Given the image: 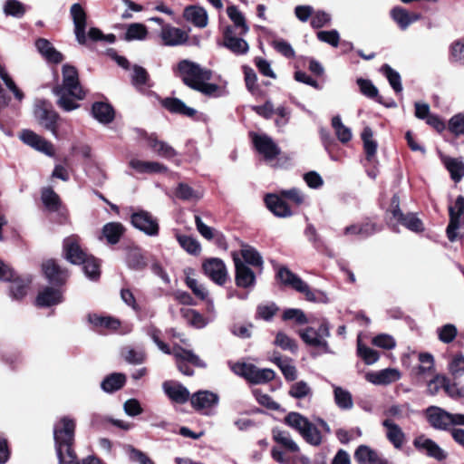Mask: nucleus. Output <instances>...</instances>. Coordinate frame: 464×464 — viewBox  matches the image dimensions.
Wrapping results in <instances>:
<instances>
[{"label": "nucleus", "mask_w": 464, "mask_h": 464, "mask_svg": "<svg viewBox=\"0 0 464 464\" xmlns=\"http://www.w3.org/2000/svg\"><path fill=\"white\" fill-rule=\"evenodd\" d=\"M175 74L182 82L193 90H196L208 96H219L220 88L215 83H209L212 72L201 67L198 63L190 60H181L174 69Z\"/></svg>", "instance_id": "1"}, {"label": "nucleus", "mask_w": 464, "mask_h": 464, "mask_svg": "<svg viewBox=\"0 0 464 464\" xmlns=\"http://www.w3.org/2000/svg\"><path fill=\"white\" fill-rule=\"evenodd\" d=\"M62 75V84L56 85L53 92L58 97V106L65 111H71L79 108L76 101L83 100L86 92L80 83L78 71L74 66L63 64Z\"/></svg>", "instance_id": "2"}, {"label": "nucleus", "mask_w": 464, "mask_h": 464, "mask_svg": "<svg viewBox=\"0 0 464 464\" xmlns=\"http://www.w3.org/2000/svg\"><path fill=\"white\" fill-rule=\"evenodd\" d=\"M231 371L249 382L255 384L266 383L272 381L276 373L272 369L264 368L259 369L254 364L246 362H229Z\"/></svg>", "instance_id": "3"}, {"label": "nucleus", "mask_w": 464, "mask_h": 464, "mask_svg": "<svg viewBox=\"0 0 464 464\" xmlns=\"http://www.w3.org/2000/svg\"><path fill=\"white\" fill-rule=\"evenodd\" d=\"M426 416L430 424L437 430H446L450 426H464V414H452L437 406L429 407Z\"/></svg>", "instance_id": "4"}, {"label": "nucleus", "mask_w": 464, "mask_h": 464, "mask_svg": "<svg viewBox=\"0 0 464 464\" xmlns=\"http://www.w3.org/2000/svg\"><path fill=\"white\" fill-rule=\"evenodd\" d=\"M299 335L307 345L321 348L325 353H332L327 342V338L330 337V325L328 322L323 321L318 329L306 327L299 332Z\"/></svg>", "instance_id": "5"}, {"label": "nucleus", "mask_w": 464, "mask_h": 464, "mask_svg": "<svg viewBox=\"0 0 464 464\" xmlns=\"http://www.w3.org/2000/svg\"><path fill=\"white\" fill-rule=\"evenodd\" d=\"M75 421L69 417H63L53 426L55 449L73 445Z\"/></svg>", "instance_id": "6"}, {"label": "nucleus", "mask_w": 464, "mask_h": 464, "mask_svg": "<svg viewBox=\"0 0 464 464\" xmlns=\"http://www.w3.org/2000/svg\"><path fill=\"white\" fill-rule=\"evenodd\" d=\"M132 226L149 237H156L159 234L160 226L157 218L146 210H137L130 216Z\"/></svg>", "instance_id": "7"}, {"label": "nucleus", "mask_w": 464, "mask_h": 464, "mask_svg": "<svg viewBox=\"0 0 464 464\" xmlns=\"http://www.w3.org/2000/svg\"><path fill=\"white\" fill-rule=\"evenodd\" d=\"M277 277L284 285H289L295 290L304 294L306 300L311 302L316 301L315 293L311 291L309 285L289 269L285 267L280 268L277 273Z\"/></svg>", "instance_id": "8"}, {"label": "nucleus", "mask_w": 464, "mask_h": 464, "mask_svg": "<svg viewBox=\"0 0 464 464\" xmlns=\"http://www.w3.org/2000/svg\"><path fill=\"white\" fill-rule=\"evenodd\" d=\"M253 143L266 162H272L280 155L281 150L274 140L266 134H254Z\"/></svg>", "instance_id": "9"}, {"label": "nucleus", "mask_w": 464, "mask_h": 464, "mask_svg": "<svg viewBox=\"0 0 464 464\" xmlns=\"http://www.w3.org/2000/svg\"><path fill=\"white\" fill-rule=\"evenodd\" d=\"M202 268L207 276L218 285H223L228 279V272L225 263L217 257L207 259Z\"/></svg>", "instance_id": "10"}, {"label": "nucleus", "mask_w": 464, "mask_h": 464, "mask_svg": "<svg viewBox=\"0 0 464 464\" xmlns=\"http://www.w3.org/2000/svg\"><path fill=\"white\" fill-rule=\"evenodd\" d=\"M236 268V284L238 287L252 288L256 285L255 273L238 257L237 252L232 253Z\"/></svg>", "instance_id": "11"}, {"label": "nucleus", "mask_w": 464, "mask_h": 464, "mask_svg": "<svg viewBox=\"0 0 464 464\" xmlns=\"http://www.w3.org/2000/svg\"><path fill=\"white\" fill-rule=\"evenodd\" d=\"M218 395L209 391H199L190 397L193 408L206 414L218 404Z\"/></svg>", "instance_id": "12"}, {"label": "nucleus", "mask_w": 464, "mask_h": 464, "mask_svg": "<svg viewBox=\"0 0 464 464\" xmlns=\"http://www.w3.org/2000/svg\"><path fill=\"white\" fill-rule=\"evenodd\" d=\"M401 378V372L396 368H386L365 374L367 382L379 386H387L398 382Z\"/></svg>", "instance_id": "13"}, {"label": "nucleus", "mask_w": 464, "mask_h": 464, "mask_svg": "<svg viewBox=\"0 0 464 464\" xmlns=\"http://www.w3.org/2000/svg\"><path fill=\"white\" fill-rule=\"evenodd\" d=\"M160 37L166 46L182 45L188 40V35L184 30L170 24L162 25Z\"/></svg>", "instance_id": "14"}, {"label": "nucleus", "mask_w": 464, "mask_h": 464, "mask_svg": "<svg viewBox=\"0 0 464 464\" xmlns=\"http://www.w3.org/2000/svg\"><path fill=\"white\" fill-rule=\"evenodd\" d=\"M450 223L447 227V236L450 241L453 242L457 239V230L459 227V218L464 215V198L459 196L455 205L449 208Z\"/></svg>", "instance_id": "15"}, {"label": "nucleus", "mask_w": 464, "mask_h": 464, "mask_svg": "<svg viewBox=\"0 0 464 464\" xmlns=\"http://www.w3.org/2000/svg\"><path fill=\"white\" fill-rule=\"evenodd\" d=\"M19 137L24 143L36 150H39L48 156H53L54 153V150L51 142L30 130H24Z\"/></svg>", "instance_id": "16"}, {"label": "nucleus", "mask_w": 464, "mask_h": 464, "mask_svg": "<svg viewBox=\"0 0 464 464\" xmlns=\"http://www.w3.org/2000/svg\"><path fill=\"white\" fill-rule=\"evenodd\" d=\"M71 16L74 24V33L79 44L86 43V13L80 4H73L70 9Z\"/></svg>", "instance_id": "17"}, {"label": "nucleus", "mask_w": 464, "mask_h": 464, "mask_svg": "<svg viewBox=\"0 0 464 464\" xmlns=\"http://www.w3.org/2000/svg\"><path fill=\"white\" fill-rule=\"evenodd\" d=\"M223 45L237 55L246 54L248 52V44L235 35L232 26L227 25L223 31Z\"/></svg>", "instance_id": "18"}, {"label": "nucleus", "mask_w": 464, "mask_h": 464, "mask_svg": "<svg viewBox=\"0 0 464 464\" xmlns=\"http://www.w3.org/2000/svg\"><path fill=\"white\" fill-rule=\"evenodd\" d=\"M63 249L65 257L72 264H81L87 257L86 253L81 248L79 237L71 236L64 239Z\"/></svg>", "instance_id": "19"}, {"label": "nucleus", "mask_w": 464, "mask_h": 464, "mask_svg": "<svg viewBox=\"0 0 464 464\" xmlns=\"http://www.w3.org/2000/svg\"><path fill=\"white\" fill-rule=\"evenodd\" d=\"M413 445L418 450L425 451L427 455L437 460H442L447 457L445 451L436 442L425 436L417 437L413 441Z\"/></svg>", "instance_id": "20"}, {"label": "nucleus", "mask_w": 464, "mask_h": 464, "mask_svg": "<svg viewBox=\"0 0 464 464\" xmlns=\"http://www.w3.org/2000/svg\"><path fill=\"white\" fill-rule=\"evenodd\" d=\"M162 389L167 396L177 403H185L189 399L188 390L182 384L167 381L162 384Z\"/></svg>", "instance_id": "21"}, {"label": "nucleus", "mask_w": 464, "mask_h": 464, "mask_svg": "<svg viewBox=\"0 0 464 464\" xmlns=\"http://www.w3.org/2000/svg\"><path fill=\"white\" fill-rule=\"evenodd\" d=\"M184 18L198 28H205L208 23V15L204 7L189 5L184 9Z\"/></svg>", "instance_id": "22"}, {"label": "nucleus", "mask_w": 464, "mask_h": 464, "mask_svg": "<svg viewBox=\"0 0 464 464\" xmlns=\"http://www.w3.org/2000/svg\"><path fill=\"white\" fill-rule=\"evenodd\" d=\"M169 354L174 356L176 363L189 362L198 367H206V363L191 350L184 349L178 344H175L172 348H170Z\"/></svg>", "instance_id": "23"}, {"label": "nucleus", "mask_w": 464, "mask_h": 464, "mask_svg": "<svg viewBox=\"0 0 464 464\" xmlns=\"http://www.w3.org/2000/svg\"><path fill=\"white\" fill-rule=\"evenodd\" d=\"M35 117L39 122L47 130H51L53 134L56 132L55 124L58 119L57 113L45 107V102L37 105L34 111Z\"/></svg>", "instance_id": "24"}, {"label": "nucleus", "mask_w": 464, "mask_h": 464, "mask_svg": "<svg viewBox=\"0 0 464 464\" xmlns=\"http://www.w3.org/2000/svg\"><path fill=\"white\" fill-rule=\"evenodd\" d=\"M43 271L52 284L62 285L68 277L67 271L62 269L53 260H47L43 264Z\"/></svg>", "instance_id": "25"}, {"label": "nucleus", "mask_w": 464, "mask_h": 464, "mask_svg": "<svg viewBox=\"0 0 464 464\" xmlns=\"http://www.w3.org/2000/svg\"><path fill=\"white\" fill-rule=\"evenodd\" d=\"M382 426L386 429V437L388 440L396 449H401L405 442V434L399 425L392 420L385 419L382 421Z\"/></svg>", "instance_id": "26"}, {"label": "nucleus", "mask_w": 464, "mask_h": 464, "mask_svg": "<svg viewBox=\"0 0 464 464\" xmlns=\"http://www.w3.org/2000/svg\"><path fill=\"white\" fill-rule=\"evenodd\" d=\"M265 202L267 208L276 217L287 218L292 215L289 206L277 195H267L265 198Z\"/></svg>", "instance_id": "27"}, {"label": "nucleus", "mask_w": 464, "mask_h": 464, "mask_svg": "<svg viewBox=\"0 0 464 464\" xmlns=\"http://www.w3.org/2000/svg\"><path fill=\"white\" fill-rule=\"evenodd\" d=\"M35 47L41 55L49 63H59L63 60V54L44 38H39L36 40Z\"/></svg>", "instance_id": "28"}, {"label": "nucleus", "mask_w": 464, "mask_h": 464, "mask_svg": "<svg viewBox=\"0 0 464 464\" xmlns=\"http://www.w3.org/2000/svg\"><path fill=\"white\" fill-rule=\"evenodd\" d=\"M354 458L361 464H389L382 459L376 451L366 445H361L354 453Z\"/></svg>", "instance_id": "29"}, {"label": "nucleus", "mask_w": 464, "mask_h": 464, "mask_svg": "<svg viewBox=\"0 0 464 464\" xmlns=\"http://www.w3.org/2000/svg\"><path fill=\"white\" fill-rule=\"evenodd\" d=\"M129 166L138 173H161L167 171V167L156 161H143L138 159H130Z\"/></svg>", "instance_id": "30"}, {"label": "nucleus", "mask_w": 464, "mask_h": 464, "mask_svg": "<svg viewBox=\"0 0 464 464\" xmlns=\"http://www.w3.org/2000/svg\"><path fill=\"white\" fill-rule=\"evenodd\" d=\"M92 114L99 122L107 124L114 119L113 108L106 102H96L92 106Z\"/></svg>", "instance_id": "31"}, {"label": "nucleus", "mask_w": 464, "mask_h": 464, "mask_svg": "<svg viewBox=\"0 0 464 464\" xmlns=\"http://www.w3.org/2000/svg\"><path fill=\"white\" fill-rule=\"evenodd\" d=\"M62 301L63 295L59 290L46 287L38 294L35 303L40 307H48L60 304Z\"/></svg>", "instance_id": "32"}, {"label": "nucleus", "mask_w": 464, "mask_h": 464, "mask_svg": "<svg viewBox=\"0 0 464 464\" xmlns=\"http://www.w3.org/2000/svg\"><path fill=\"white\" fill-rule=\"evenodd\" d=\"M273 439L280 446L290 453H297L299 451L298 445L294 441L288 431L279 429L273 430Z\"/></svg>", "instance_id": "33"}, {"label": "nucleus", "mask_w": 464, "mask_h": 464, "mask_svg": "<svg viewBox=\"0 0 464 464\" xmlns=\"http://www.w3.org/2000/svg\"><path fill=\"white\" fill-rule=\"evenodd\" d=\"M180 314L189 325L197 329H202L206 327L208 323L212 321L211 318L205 317L197 310L190 308H182L180 310Z\"/></svg>", "instance_id": "34"}, {"label": "nucleus", "mask_w": 464, "mask_h": 464, "mask_svg": "<svg viewBox=\"0 0 464 464\" xmlns=\"http://www.w3.org/2000/svg\"><path fill=\"white\" fill-rule=\"evenodd\" d=\"M12 283L10 287V294L12 298L19 300L24 297L27 294V288L32 282V279L27 277L16 276L14 273V277L10 281Z\"/></svg>", "instance_id": "35"}, {"label": "nucleus", "mask_w": 464, "mask_h": 464, "mask_svg": "<svg viewBox=\"0 0 464 464\" xmlns=\"http://www.w3.org/2000/svg\"><path fill=\"white\" fill-rule=\"evenodd\" d=\"M270 361L278 366L285 380L292 382L297 378V371L291 359L275 354Z\"/></svg>", "instance_id": "36"}, {"label": "nucleus", "mask_w": 464, "mask_h": 464, "mask_svg": "<svg viewBox=\"0 0 464 464\" xmlns=\"http://www.w3.org/2000/svg\"><path fill=\"white\" fill-rule=\"evenodd\" d=\"M392 17L398 24L401 29L405 30L411 24L417 21L420 15L410 13L404 8L395 7L391 12Z\"/></svg>", "instance_id": "37"}, {"label": "nucleus", "mask_w": 464, "mask_h": 464, "mask_svg": "<svg viewBox=\"0 0 464 464\" xmlns=\"http://www.w3.org/2000/svg\"><path fill=\"white\" fill-rule=\"evenodd\" d=\"M163 106L173 113L188 117H192L196 114V111L193 108L188 107L181 100L177 98H166L163 101Z\"/></svg>", "instance_id": "38"}, {"label": "nucleus", "mask_w": 464, "mask_h": 464, "mask_svg": "<svg viewBox=\"0 0 464 464\" xmlns=\"http://www.w3.org/2000/svg\"><path fill=\"white\" fill-rule=\"evenodd\" d=\"M124 233V227L119 222H110L103 226L102 236L111 245L117 244Z\"/></svg>", "instance_id": "39"}, {"label": "nucleus", "mask_w": 464, "mask_h": 464, "mask_svg": "<svg viewBox=\"0 0 464 464\" xmlns=\"http://www.w3.org/2000/svg\"><path fill=\"white\" fill-rule=\"evenodd\" d=\"M125 382V374L114 372L104 378L101 383V387L105 392H114L122 388Z\"/></svg>", "instance_id": "40"}, {"label": "nucleus", "mask_w": 464, "mask_h": 464, "mask_svg": "<svg viewBox=\"0 0 464 464\" xmlns=\"http://www.w3.org/2000/svg\"><path fill=\"white\" fill-rule=\"evenodd\" d=\"M227 14L229 19L233 22L236 28H238L239 34L245 35L248 33L249 27L246 24L244 14L235 5H230L227 8Z\"/></svg>", "instance_id": "41"}, {"label": "nucleus", "mask_w": 464, "mask_h": 464, "mask_svg": "<svg viewBox=\"0 0 464 464\" xmlns=\"http://www.w3.org/2000/svg\"><path fill=\"white\" fill-rule=\"evenodd\" d=\"M121 354L130 364H141L145 362L146 353L142 348L125 346L121 348Z\"/></svg>", "instance_id": "42"}, {"label": "nucleus", "mask_w": 464, "mask_h": 464, "mask_svg": "<svg viewBox=\"0 0 464 464\" xmlns=\"http://www.w3.org/2000/svg\"><path fill=\"white\" fill-rule=\"evenodd\" d=\"M88 321L94 327L100 329L116 330L120 326V322L111 316H102L96 314H89Z\"/></svg>", "instance_id": "43"}, {"label": "nucleus", "mask_w": 464, "mask_h": 464, "mask_svg": "<svg viewBox=\"0 0 464 464\" xmlns=\"http://www.w3.org/2000/svg\"><path fill=\"white\" fill-rule=\"evenodd\" d=\"M334 395L336 405L342 410H350L353 406V397L349 391L334 385Z\"/></svg>", "instance_id": "44"}, {"label": "nucleus", "mask_w": 464, "mask_h": 464, "mask_svg": "<svg viewBox=\"0 0 464 464\" xmlns=\"http://www.w3.org/2000/svg\"><path fill=\"white\" fill-rule=\"evenodd\" d=\"M375 231L376 227L374 224H353L344 228L343 234L345 236L369 237L372 235Z\"/></svg>", "instance_id": "45"}, {"label": "nucleus", "mask_w": 464, "mask_h": 464, "mask_svg": "<svg viewBox=\"0 0 464 464\" xmlns=\"http://www.w3.org/2000/svg\"><path fill=\"white\" fill-rule=\"evenodd\" d=\"M42 201L49 211H58L61 207L59 196L51 188H45L42 190Z\"/></svg>", "instance_id": "46"}, {"label": "nucleus", "mask_w": 464, "mask_h": 464, "mask_svg": "<svg viewBox=\"0 0 464 464\" xmlns=\"http://www.w3.org/2000/svg\"><path fill=\"white\" fill-rule=\"evenodd\" d=\"M59 464H82L72 449V445L63 446L55 449Z\"/></svg>", "instance_id": "47"}, {"label": "nucleus", "mask_w": 464, "mask_h": 464, "mask_svg": "<svg viewBox=\"0 0 464 464\" xmlns=\"http://www.w3.org/2000/svg\"><path fill=\"white\" fill-rule=\"evenodd\" d=\"M444 164L450 171L452 179L459 182L464 176V163L457 159L445 158Z\"/></svg>", "instance_id": "48"}, {"label": "nucleus", "mask_w": 464, "mask_h": 464, "mask_svg": "<svg viewBox=\"0 0 464 464\" xmlns=\"http://www.w3.org/2000/svg\"><path fill=\"white\" fill-rule=\"evenodd\" d=\"M332 127L335 131L337 139L342 143H346L351 140L353 136L351 129L343 124L339 115H336L332 119Z\"/></svg>", "instance_id": "49"}, {"label": "nucleus", "mask_w": 464, "mask_h": 464, "mask_svg": "<svg viewBox=\"0 0 464 464\" xmlns=\"http://www.w3.org/2000/svg\"><path fill=\"white\" fill-rule=\"evenodd\" d=\"M285 422L301 434L310 421L298 412H290L285 416Z\"/></svg>", "instance_id": "50"}, {"label": "nucleus", "mask_w": 464, "mask_h": 464, "mask_svg": "<svg viewBox=\"0 0 464 464\" xmlns=\"http://www.w3.org/2000/svg\"><path fill=\"white\" fill-rule=\"evenodd\" d=\"M288 393L295 399H304L311 398L313 391L306 382L299 381L291 385Z\"/></svg>", "instance_id": "51"}, {"label": "nucleus", "mask_w": 464, "mask_h": 464, "mask_svg": "<svg viewBox=\"0 0 464 464\" xmlns=\"http://www.w3.org/2000/svg\"><path fill=\"white\" fill-rule=\"evenodd\" d=\"M304 440L313 446H319L322 443V435L317 427L311 421L308 423L304 431L300 434Z\"/></svg>", "instance_id": "52"}, {"label": "nucleus", "mask_w": 464, "mask_h": 464, "mask_svg": "<svg viewBox=\"0 0 464 464\" xmlns=\"http://www.w3.org/2000/svg\"><path fill=\"white\" fill-rule=\"evenodd\" d=\"M241 256L244 258L245 262L248 265L262 267L263 259L260 254L254 248L249 246H243L241 249Z\"/></svg>", "instance_id": "53"}, {"label": "nucleus", "mask_w": 464, "mask_h": 464, "mask_svg": "<svg viewBox=\"0 0 464 464\" xmlns=\"http://www.w3.org/2000/svg\"><path fill=\"white\" fill-rule=\"evenodd\" d=\"M274 344L293 353H295L298 349L296 342L283 332L276 334Z\"/></svg>", "instance_id": "54"}, {"label": "nucleus", "mask_w": 464, "mask_h": 464, "mask_svg": "<svg viewBox=\"0 0 464 464\" xmlns=\"http://www.w3.org/2000/svg\"><path fill=\"white\" fill-rule=\"evenodd\" d=\"M381 71L382 73L386 76V78L389 81V83L392 87V89L396 92H402V85H401V76L398 72L394 71L390 65L384 64L382 65Z\"/></svg>", "instance_id": "55"}, {"label": "nucleus", "mask_w": 464, "mask_h": 464, "mask_svg": "<svg viewBox=\"0 0 464 464\" xmlns=\"http://www.w3.org/2000/svg\"><path fill=\"white\" fill-rule=\"evenodd\" d=\"M357 84L359 85L361 92L364 96L370 99H376L378 102L382 103L381 97L379 96L378 89L370 80L359 78L357 80Z\"/></svg>", "instance_id": "56"}, {"label": "nucleus", "mask_w": 464, "mask_h": 464, "mask_svg": "<svg viewBox=\"0 0 464 464\" xmlns=\"http://www.w3.org/2000/svg\"><path fill=\"white\" fill-rule=\"evenodd\" d=\"M177 240L180 246L191 255L199 254L200 244L193 237L185 235H177Z\"/></svg>", "instance_id": "57"}, {"label": "nucleus", "mask_w": 464, "mask_h": 464, "mask_svg": "<svg viewBox=\"0 0 464 464\" xmlns=\"http://www.w3.org/2000/svg\"><path fill=\"white\" fill-rule=\"evenodd\" d=\"M438 338L443 343H450L458 334V329L453 324H446L437 329Z\"/></svg>", "instance_id": "58"}, {"label": "nucleus", "mask_w": 464, "mask_h": 464, "mask_svg": "<svg viewBox=\"0 0 464 464\" xmlns=\"http://www.w3.org/2000/svg\"><path fill=\"white\" fill-rule=\"evenodd\" d=\"M147 28L142 24H131L128 26L125 33V39L127 41L143 40L147 36Z\"/></svg>", "instance_id": "59"}, {"label": "nucleus", "mask_w": 464, "mask_h": 464, "mask_svg": "<svg viewBox=\"0 0 464 464\" xmlns=\"http://www.w3.org/2000/svg\"><path fill=\"white\" fill-rule=\"evenodd\" d=\"M357 351H358L359 356L368 365L373 364L374 362H376L379 360L378 353L370 347L362 345L361 343L360 337L358 338Z\"/></svg>", "instance_id": "60"}, {"label": "nucleus", "mask_w": 464, "mask_h": 464, "mask_svg": "<svg viewBox=\"0 0 464 464\" xmlns=\"http://www.w3.org/2000/svg\"><path fill=\"white\" fill-rule=\"evenodd\" d=\"M83 271L86 276L92 280H96L100 276V265L93 256H87L83 262Z\"/></svg>", "instance_id": "61"}, {"label": "nucleus", "mask_w": 464, "mask_h": 464, "mask_svg": "<svg viewBox=\"0 0 464 464\" xmlns=\"http://www.w3.org/2000/svg\"><path fill=\"white\" fill-rule=\"evenodd\" d=\"M25 11V6L17 0H8L4 5V12L6 15H11L17 18L22 17Z\"/></svg>", "instance_id": "62"}, {"label": "nucleus", "mask_w": 464, "mask_h": 464, "mask_svg": "<svg viewBox=\"0 0 464 464\" xmlns=\"http://www.w3.org/2000/svg\"><path fill=\"white\" fill-rule=\"evenodd\" d=\"M450 56L453 62L464 65V37L451 44Z\"/></svg>", "instance_id": "63"}, {"label": "nucleus", "mask_w": 464, "mask_h": 464, "mask_svg": "<svg viewBox=\"0 0 464 464\" xmlns=\"http://www.w3.org/2000/svg\"><path fill=\"white\" fill-rule=\"evenodd\" d=\"M448 129L455 136H464V113L452 116L449 121Z\"/></svg>", "instance_id": "64"}]
</instances>
